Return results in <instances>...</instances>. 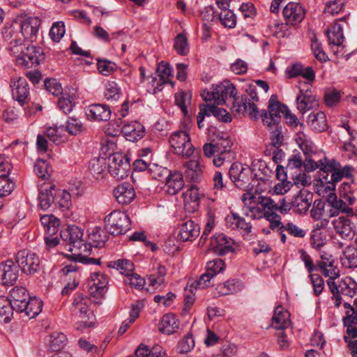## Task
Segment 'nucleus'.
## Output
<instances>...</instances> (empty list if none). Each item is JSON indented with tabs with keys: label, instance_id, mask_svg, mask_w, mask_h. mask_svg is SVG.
I'll return each mask as SVG.
<instances>
[{
	"label": "nucleus",
	"instance_id": "obj_61",
	"mask_svg": "<svg viewBox=\"0 0 357 357\" xmlns=\"http://www.w3.org/2000/svg\"><path fill=\"white\" fill-rule=\"evenodd\" d=\"M15 188V183L8 176H0V197L9 195Z\"/></svg>",
	"mask_w": 357,
	"mask_h": 357
},
{
	"label": "nucleus",
	"instance_id": "obj_7",
	"mask_svg": "<svg viewBox=\"0 0 357 357\" xmlns=\"http://www.w3.org/2000/svg\"><path fill=\"white\" fill-rule=\"evenodd\" d=\"M236 94V88L229 81H224L216 85L212 91L204 90L201 94L206 102H212L215 105H223L226 100L234 98Z\"/></svg>",
	"mask_w": 357,
	"mask_h": 357
},
{
	"label": "nucleus",
	"instance_id": "obj_21",
	"mask_svg": "<svg viewBox=\"0 0 357 357\" xmlns=\"http://www.w3.org/2000/svg\"><path fill=\"white\" fill-rule=\"evenodd\" d=\"M68 131L69 134L82 132L84 131L83 124L81 121L75 117H70L67 121L66 128L63 126H57L54 124L47 125L43 134H56Z\"/></svg>",
	"mask_w": 357,
	"mask_h": 357
},
{
	"label": "nucleus",
	"instance_id": "obj_43",
	"mask_svg": "<svg viewBox=\"0 0 357 357\" xmlns=\"http://www.w3.org/2000/svg\"><path fill=\"white\" fill-rule=\"evenodd\" d=\"M319 166H321V172H319L320 182H328L329 172L341 168V165L335 160H327L324 158V161L319 160Z\"/></svg>",
	"mask_w": 357,
	"mask_h": 357
},
{
	"label": "nucleus",
	"instance_id": "obj_63",
	"mask_svg": "<svg viewBox=\"0 0 357 357\" xmlns=\"http://www.w3.org/2000/svg\"><path fill=\"white\" fill-rule=\"evenodd\" d=\"M58 105L65 114L70 113L74 107V97L70 94H64L59 98Z\"/></svg>",
	"mask_w": 357,
	"mask_h": 357
},
{
	"label": "nucleus",
	"instance_id": "obj_27",
	"mask_svg": "<svg viewBox=\"0 0 357 357\" xmlns=\"http://www.w3.org/2000/svg\"><path fill=\"white\" fill-rule=\"evenodd\" d=\"M130 228L128 215L119 210L113 211V236L126 233Z\"/></svg>",
	"mask_w": 357,
	"mask_h": 357
},
{
	"label": "nucleus",
	"instance_id": "obj_56",
	"mask_svg": "<svg viewBox=\"0 0 357 357\" xmlns=\"http://www.w3.org/2000/svg\"><path fill=\"white\" fill-rule=\"evenodd\" d=\"M218 152H229L232 153L231 148L233 145V141L231 137L226 135L224 137L223 135H218L216 139L214 140Z\"/></svg>",
	"mask_w": 357,
	"mask_h": 357
},
{
	"label": "nucleus",
	"instance_id": "obj_5",
	"mask_svg": "<svg viewBox=\"0 0 357 357\" xmlns=\"http://www.w3.org/2000/svg\"><path fill=\"white\" fill-rule=\"evenodd\" d=\"M328 286L333 294V300L336 307L346 301L344 298H352L357 291V283L349 277H346L337 282L330 281Z\"/></svg>",
	"mask_w": 357,
	"mask_h": 357
},
{
	"label": "nucleus",
	"instance_id": "obj_37",
	"mask_svg": "<svg viewBox=\"0 0 357 357\" xmlns=\"http://www.w3.org/2000/svg\"><path fill=\"white\" fill-rule=\"evenodd\" d=\"M307 123L318 132H325L327 128L326 115L323 112H312L307 116Z\"/></svg>",
	"mask_w": 357,
	"mask_h": 357
},
{
	"label": "nucleus",
	"instance_id": "obj_60",
	"mask_svg": "<svg viewBox=\"0 0 357 357\" xmlns=\"http://www.w3.org/2000/svg\"><path fill=\"white\" fill-rule=\"evenodd\" d=\"M296 143L305 155H308L315 151L316 146L310 139L306 138V135H300L296 139Z\"/></svg>",
	"mask_w": 357,
	"mask_h": 357
},
{
	"label": "nucleus",
	"instance_id": "obj_53",
	"mask_svg": "<svg viewBox=\"0 0 357 357\" xmlns=\"http://www.w3.org/2000/svg\"><path fill=\"white\" fill-rule=\"evenodd\" d=\"M174 50L176 52L182 56L188 54L189 52V45L187 37L183 33H179L174 40Z\"/></svg>",
	"mask_w": 357,
	"mask_h": 357
},
{
	"label": "nucleus",
	"instance_id": "obj_39",
	"mask_svg": "<svg viewBox=\"0 0 357 357\" xmlns=\"http://www.w3.org/2000/svg\"><path fill=\"white\" fill-rule=\"evenodd\" d=\"M178 328V319L174 314H165L160 323L159 331L167 335L174 333Z\"/></svg>",
	"mask_w": 357,
	"mask_h": 357
},
{
	"label": "nucleus",
	"instance_id": "obj_15",
	"mask_svg": "<svg viewBox=\"0 0 357 357\" xmlns=\"http://www.w3.org/2000/svg\"><path fill=\"white\" fill-rule=\"evenodd\" d=\"M169 142L176 154L186 157L192 155L194 149L190 135H171Z\"/></svg>",
	"mask_w": 357,
	"mask_h": 357
},
{
	"label": "nucleus",
	"instance_id": "obj_48",
	"mask_svg": "<svg viewBox=\"0 0 357 357\" xmlns=\"http://www.w3.org/2000/svg\"><path fill=\"white\" fill-rule=\"evenodd\" d=\"M242 284L240 282L235 280H227L218 286L217 289L219 295L226 296L238 292Z\"/></svg>",
	"mask_w": 357,
	"mask_h": 357
},
{
	"label": "nucleus",
	"instance_id": "obj_38",
	"mask_svg": "<svg viewBox=\"0 0 357 357\" xmlns=\"http://www.w3.org/2000/svg\"><path fill=\"white\" fill-rule=\"evenodd\" d=\"M108 239L107 232L99 227H96L89 233V243L92 247L101 248L105 245Z\"/></svg>",
	"mask_w": 357,
	"mask_h": 357
},
{
	"label": "nucleus",
	"instance_id": "obj_6",
	"mask_svg": "<svg viewBox=\"0 0 357 357\" xmlns=\"http://www.w3.org/2000/svg\"><path fill=\"white\" fill-rule=\"evenodd\" d=\"M110 146L111 143L108 138L102 139L100 142L99 157L92 159L89 162V169L97 178L103 175L106 170L110 172V158L112 157Z\"/></svg>",
	"mask_w": 357,
	"mask_h": 357
},
{
	"label": "nucleus",
	"instance_id": "obj_57",
	"mask_svg": "<svg viewBox=\"0 0 357 357\" xmlns=\"http://www.w3.org/2000/svg\"><path fill=\"white\" fill-rule=\"evenodd\" d=\"M347 2V0H331L326 2L324 12L331 15H337L340 13Z\"/></svg>",
	"mask_w": 357,
	"mask_h": 357
},
{
	"label": "nucleus",
	"instance_id": "obj_11",
	"mask_svg": "<svg viewBox=\"0 0 357 357\" xmlns=\"http://www.w3.org/2000/svg\"><path fill=\"white\" fill-rule=\"evenodd\" d=\"M16 262L24 273L29 275L38 271L40 263V259L36 253L25 250L17 252Z\"/></svg>",
	"mask_w": 357,
	"mask_h": 357
},
{
	"label": "nucleus",
	"instance_id": "obj_59",
	"mask_svg": "<svg viewBox=\"0 0 357 357\" xmlns=\"http://www.w3.org/2000/svg\"><path fill=\"white\" fill-rule=\"evenodd\" d=\"M194 347V338L191 334H188L178 342L177 350L180 354H187L190 352Z\"/></svg>",
	"mask_w": 357,
	"mask_h": 357
},
{
	"label": "nucleus",
	"instance_id": "obj_62",
	"mask_svg": "<svg viewBox=\"0 0 357 357\" xmlns=\"http://www.w3.org/2000/svg\"><path fill=\"white\" fill-rule=\"evenodd\" d=\"M220 20L222 25L228 28H234L236 26V18L231 10H224L220 14Z\"/></svg>",
	"mask_w": 357,
	"mask_h": 357
},
{
	"label": "nucleus",
	"instance_id": "obj_10",
	"mask_svg": "<svg viewBox=\"0 0 357 357\" xmlns=\"http://www.w3.org/2000/svg\"><path fill=\"white\" fill-rule=\"evenodd\" d=\"M225 267L223 260L221 259H215L207 263L206 272L203 273L199 280L193 282L195 288L204 289L213 285L211 280L218 273L222 272Z\"/></svg>",
	"mask_w": 357,
	"mask_h": 357
},
{
	"label": "nucleus",
	"instance_id": "obj_35",
	"mask_svg": "<svg viewBox=\"0 0 357 357\" xmlns=\"http://www.w3.org/2000/svg\"><path fill=\"white\" fill-rule=\"evenodd\" d=\"M290 314L282 306H278L272 318V327L278 330H284L290 326Z\"/></svg>",
	"mask_w": 357,
	"mask_h": 357
},
{
	"label": "nucleus",
	"instance_id": "obj_19",
	"mask_svg": "<svg viewBox=\"0 0 357 357\" xmlns=\"http://www.w3.org/2000/svg\"><path fill=\"white\" fill-rule=\"evenodd\" d=\"M333 225L336 233L342 238L351 240L356 234V225L349 218L340 216L333 221Z\"/></svg>",
	"mask_w": 357,
	"mask_h": 357
},
{
	"label": "nucleus",
	"instance_id": "obj_24",
	"mask_svg": "<svg viewBox=\"0 0 357 357\" xmlns=\"http://www.w3.org/2000/svg\"><path fill=\"white\" fill-rule=\"evenodd\" d=\"M113 195L119 204H130L135 197V189L128 182L118 185L113 191Z\"/></svg>",
	"mask_w": 357,
	"mask_h": 357
},
{
	"label": "nucleus",
	"instance_id": "obj_9",
	"mask_svg": "<svg viewBox=\"0 0 357 357\" xmlns=\"http://www.w3.org/2000/svg\"><path fill=\"white\" fill-rule=\"evenodd\" d=\"M19 50V53L22 55L17 56L16 61L18 65L26 67H29V64L38 65L45 59L43 50L38 46L29 45L24 49L22 45Z\"/></svg>",
	"mask_w": 357,
	"mask_h": 357
},
{
	"label": "nucleus",
	"instance_id": "obj_16",
	"mask_svg": "<svg viewBox=\"0 0 357 357\" xmlns=\"http://www.w3.org/2000/svg\"><path fill=\"white\" fill-rule=\"evenodd\" d=\"M130 170L128 158L121 153H113V178L124 179L128 176Z\"/></svg>",
	"mask_w": 357,
	"mask_h": 357
},
{
	"label": "nucleus",
	"instance_id": "obj_17",
	"mask_svg": "<svg viewBox=\"0 0 357 357\" xmlns=\"http://www.w3.org/2000/svg\"><path fill=\"white\" fill-rule=\"evenodd\" d=\"M296 101L297 109L302 114L319 107L318 100L309 89H300L299 94L297 96Z\"/></svg>",
	"mask_w": 357,
	"mask_h": 357
},
{
	"label": "nucleus",
	"instance_id": "obj_64",
	"mask_svg": "<svg viewBox=\"0 0 357 357\" xmlns=\"http://www.w3.org/2000/svg\"><path fill=\"white\" fill-rule=\"evenodd\" d=\"M289 23H282L275 22L273 24L269 25V29L272 34L278 38H284L287 36Z\"/></svg>",
	"mask_w": 357,
	"mask_h": 357
},
{
	"label": "nucleus",
	"instance_id": "obj_54",
	"mask_svg": "<svg viewBox=\"0 0 357 357\" xmlns=\"http://www.w3.org/2000/svg\"><path fill=\"white\" fill-rule=\"evenodd\" d=\"M113 268L116 269L121 274L129 276L134 271L133 263L128 259H119L113 264Z\"/></svg>",
	"mask_w": 357,
	"mask_h": 357
},
{
	"label": "nucleus",
	"instance_id": "obj_28",
	"mask_svg": "<svg viewBox=\"0 0 357 357\" xmlns=\"http://www.w3.org/2000/svg\"><path fill=\"white\" fill-rule=\"evenodd\" d=\"M111 114L109 107L102 104H93L86 109L87 119L91 121H107Z\"/></svg>",
	"mask_w": 357,
	"mask_h": 357
},
{
	"label": "nucleus",
	"instance_id": "obj_31",
	"mask_svg": "<svg viewBox=\"0 0 357 357\" xmlns=\"http://www.w3.org/2000/svg\"><path fill=\"white\" fill-rule=\"evenodd\" d=\"M327 204L321 199H317L314 202L312 208L310 210V216L314 220H324L328 222V220L334 217L335 213L327 209Z\"/></svg>",
	"mask_w": 357,
	"mask_h": 357
},
{
	"label": "nucleus",
	"instance_id": "obj_45",
	"mask_svg": "<svg viewBox=\"0 0 357 357\" xmlns=\"http://www.w3.org/2000/svg\"><path fill=\"white\" fill-rule=\"evenodd\" d=\"M317 266L321 274L328 278L327 283L330 281L335 282V280L340 276V270L337 266L331 262H317Z\"/></svg>",
	"mask_w": 357,
	"mask_h": 357
},
{
	"label": "nucleus",
	"instance_id": "obj_29",
	"mask_svg": "<svg viewBox=\"0 0 357 357\" xmlns=\"http://www.w3.org/2000/svg\"><path fill=\"white\" fill-rule=\"evenodd\" d=\"M10 299L8 301L14 310L22 312V308L24 307V303L30 298L26 289L23 287H16L13 288L10 293Z\"/></svg>",
	"mask_w": 357,
	"mask_h": 357
},
{
	"label": "nucleus",
	"instance_id": "obj_36",
	"mask_svg": "<svg viewBox=\"0 0 357 357\" xmlns=\"http://www.w3.org/2000/svg\"><path fill=\"white\" fill-rule=\"evenodd\" d=\"M346 20V17L339 19L335 22L331 29L326 31V35L329 45L340 46L342 44L344 37L343 35V27L340 22Z\"/></svg>",
	"mask_w": 357,
	"mask_h": 357
},
{
	"label": "nucleus",
	"instance_id": "obj_58",
	"mask_svg": "<svg viewBox=\"0 0 357 357\" xmlns=\"http://www.w3.org/2000/svg\"><path fill=\"white\" fill-rule=\"evenodd\" d=\"M243 213L252 219H261L262 218L266 219L269 213H265L261 206L257 204V206H245Z\"/></svg>",
	"mask_w": 357,
	"mask_h": 357
},
{
	"label": "nucleus",
	"instance_id": "obj_12",
	"mask_svg": "<svg viewBox=\"0 0 357 357\" xmlns=\"http://www.w3.org/2000/svg\"><path fill=\"white\" fill-rule=\"evenodd\" d=\"M229 174L236 187L244 189L248 187L252 175L249 167H244L241 163L235 162L229 168Z\"/></svg>",
	"mask_w": 357,
	"mask_h": 357
},
{
	"label": "nucleus",
	"instance_id": "obj_14",
	"mask_svg": "<svg viewBox=\"0 0 357 357\" xmlns=\"http://www.w3.org/2000/svg\"><path fill=\"white\" fill-rule=\"evenodd\" d=\"M234 241L224 234H216L211 238L210 248L218 255L223 256L234 251Z\"/></svg>",
	"mask_w": 357,
	"mask_h": 357
},
{
	"label": "nucleus",
	"instance_id": "obj_32",
	"mask_svg": "<svg viewBox=\"0 0 357 357\" xmlns=\"http://www.w3.org/2000/svg\"><path fill=\"white\" fill-rule=\"evenodd\" d=\"M199 226L189 220L181 225L178 237L183 241H192L199 236Z\"/></svg>",
	"mask_w": 357,
	"mask_h": 357
},
{
	"label": "nucleus",
	"instance_id": "obj_4",
	"mask_svg": "<svg viewBox=\"0 0 357 357\" xmlns=\"http://www.w3.org/2000/svg\"><path fill=\"white\" fill-rule=\"evenodd\" d=\"M287 106L278 100L276 95H272L268 100V112L262 110L261 118L265 126L269 128L271 134H282V128L280 126L282 116L287 112Z\"/></svg>",
	"mask_w": 357,
	"mask_h": 357
},
{
	"label": "nucleus",
	"instance_id": "obj_13",
	"mask_svg": "<svg viewBox=\"0 0 357 357\" xmlns=\"http://www.w3.org/2000/svg\"><path fill=\"white\" fill-rule=\"evenodd\" d=\"M10 87L12 96L20 105H24L29 100V87L26 79L21 77H15L11 79Z\"/></svg>",
	"mask_w": 357,
	"mask_h": 357
},
{
	"label": "nucleus",
	"instance_id": "obj_33",
	"mask_svg": "<svg viewBox=\"0 0 357 357\" xmlns=\"http://www.w3.org/2000/svg\"><path fill=\"white\" fill-rule=\"evenodd\" d=\"M54 206L61 211H66L72 206L71 195L64 189H56L54 191Z\"/></svg>",
	"mask_w": 357,
	"mask_h": 357
},
{
	"label": "nucleus",
	"instance_id": "obj_30",
	"mask_svg": "<svg viewBox=\"0 0 357 357\" xmlns=\"http://www.w3.org/2000/svg\"><path fill=\"white\" fill-rule=\"evenodd\" d=\"M202 193L196 185H192L183 192L184 206L186 210L194 211L199 206V200Z\"/></svg>",
	"mask_w": 357,
	"mask_h": 357
},
{
	"label": "nucleus",
	"instance_id": "obj_18",
	"mask_svg": "<svg viewBox=\"0 0 357 357\" xmlns=\"http://www.w3.org/2000/svg\"><path fill=\"white\" fill-rule=\"evenodd\" d=\"M18 266L12 260H7L0 264V282L3 285L12 286L19 276Z\"/></svg>",
	"mask_w": 357,
	"mask_h": 357
},
{
	"label": "nucleus",
	"instance_id": "obj_52",
	"mask_svg": "<svg viewBox=\"0 0 357 357\" xmlns=\"http://www.w3.org/2000/svg\"><path fill=\"white\" fill-rule=\"evenodd\" d=\"M209 116L213 115L223 122H230L231 119L229 113L222 108L215 105L206 104L204 105Z\"/></svg>",
	"mask_w": 357,
	"mask_h": 357
},
{
	"label": "nucleus",
	"instance_id": "obj_22",
	"mask_svg": "<svg viewBox=\"0 0 357 357\" xmlns=\"http://www.w3.org/2000/svg\"><path fill=\"white\" fill-rule=\"evenodd\" d=\"M283 15L287 23L296 25L303 20L305 10L299 3L289 2L283 9Z\"/></svg>",
	"mask_w": 357,
	"mask_h": 357
},
{
	"label": "nucleus",
	"instance_id": "obj_41",
	"mask_svg": "<svg viewBox=\"0 0 357 357\" xmlns=\"http://www.w3.org/2000/svg\"><path fill=\"white\" fill-rule=\"evenodd\" d=\"M137 357H168L165 350L160 345L152 348L141 344L135 351Z\"/></svg>",
	"mask_w": 357,
	"mask_h": 357
},
{
	"label": "nucleus",
	"instance_id": "obj_20",
	"mask_svg": "<svg viewBox=\"0 0 357 357\" xmlns=\"http://www.w3.org/2000/svg\"><path fill=\"white\" fill-rule=\"evenodd\" d=\"M313 194L305 189H302L292 199L293 211L298 214H305L310 207Z\"/></svg>",
	"mask_w": 357,
	"mask_h": 357
},
{
	"label": "nucleus",
	"instance_id": "obj_42",
	"mask_svg": "<svg viewBox=\"0 0 357 357\" xmlns=\"http://www.w3.org/2000/svg\"><path fill=\"white\" fill-rule=\"evenodd\" d=\"M40 222L46 234L56 235L60 226V220L54 215H43L40 217Z\"/></svg>",
	"mask_w": 357,
	"mask_h": 357
},
{
	"label": "nucleus",
	"instance_id": "obj_40",
	"mask_svg": "<svg viewBox=\"0 0 357 357\" xmlns=\"http://www.w3.org/2000/svg\"><path fill=\"white\" fill-rule=\"evenodd\" d=\"M54 185H51L47 188H42L38 195V206L40 209L47 210L52 204L54 205Z\"/></svg>",
	"mask_w": 357,
	"mask_h": 357
},
{
	"label": "nucleus",
	"instance_id": "obj_8",
	"mask_svg": "<svg viewBox=\"0 0 357 357\" xmlns=\"http://www.w3.org/2000/svg\"><path fill=\"white\" fill-rule=\"evenodd\" d=\"M109 278L100 273H93L88 281V291L96 305L102 303L108 290Z\"/></svg>",
	"mask_w": 357,
	"mask_h": 357
},
{
	"label": "nucleus",
	"instance_id": "obj_51",
	"mask_svg": "<svg viewBox=\"0 0 357 357\" xmlns=\"http://www.w3.org/2000/svg\"><path fill=\"white\" fill-rule=\"evenodd\" d=\"M286 121V124L292 130H297V134H303L304 123L301 122L298 117L293 113L291 112L289 109H287V112L284 116Z\"/></svg>",
	"mask_w": 357,
	"mask_h": 357
},
{
	"label": "nucleus",
	"instance_id": "obj_25",
	"mask_svg": "<svg viewBox=\"0 0 357 357\" xmlns=\"http://www.w3.org/2000/svg\"><path fill=\"white\" fill-rule=\"evenodd\" d=\"M353 168L346 165L343 168L329 172L328 182H321L324 191H335V183L339 182L344 176L349 178L351 176Z\"/></svg>",
	"mask_w": 357,
	"mask_h": 357
},
{
	"label": "nucleus",
	"instance_id": "obj_3",
	"mask_svg": "<svg viewBox=\"0 0 357 357\" xmlns=\"http://www.w3.org/2000/svg\"><path fill=\"white\" fill-rule=\"evenodd\" d=\"M93 301L82 293H76L72 300L70 310L72 316L77 319L76 328L83 331L94 326L95 316L91 309Z\"/></svg>",
	"mask_w": 357,
	"mask_h": 357
},
{
	"label": "nucleus",
	"instance_id": "obj_49",
	"mask_svg": "<svg viewBox=\"0 0 357 357\" xmlns=\"http://www.w3.org/2000/svg\"><path fill=\"white\" fill-rule=\"evenodd\" d=\"M66 335L61 332H54L50 335L49 345L52 350L59 351L63 349L67 344Z\"/></svg>",
	"mask_w": 357,
	"mask_h": 357
},
{
	"label": "nucleus",
	"instance_id": "obj_47",
	"mask_svg": "<svg viewBox=\"0 0 357 357\" xmlns=\"http://www.w3.org/2000/svg\"><path fill=\"white\" fill-rule=\"evenodd\" d=\"M175 103L181 109L182 113L188 115V105L190 104L192 93L190 91H179L175 93Z\"/></svg>",
	"mask_w": 357,
	"mask_h": 357
},
{
	"label": "nucleus",
	"instance_id": "obj_23",
	"mask_svg": "<svg viewBox=\"0 0 357 357\" xmlns=\"http://www.w3.org/2000/svg\"><path fill=\"white\" fill-rule=\"evenodd\" d=\"M185 176L191 181L197 183L202 177L204 165L200 155H195L185 165Z\"/></svg>",
	"mask_w": 357,
	"mask_h": 357
},
{
	"label": "nucleus",
	"instance_id": "obj_44",
	"mask_svg": "<svg viewBox=\"0 0 357 357\" xmlns=\"http://www.w3.org/2000/svg\"><path fill=\"white\" fill-rule=\"evenodd\" d=\"M42 307L43 303L41 300L36 297H30L24 303V307L22 308L21 312H24L29 318L32 319L39 314Z\"/></svg>",
	"mask_w": 357,
	"mask_h": 357
},
{
	"label": "nucleus",
	"instance_id": "obj_34",
	"mask_svg": "<svg viewBox=\"0 0 357 357\" xmlns=\"http://www.w3.org/2000/svg\"><path fill=\"white\" fill-rule=\"evenodd\" d=\"M184 186L183 176L179 172L169 174L166 178L165 190L171 195L177 194Z\"/></svg>",
	"mask_w": 357,
	"mask_h": 357
},
{
	"label": "nucleus",
	"instance_id": "obj_1",
	"mask_svg": "<svg viewBox=\"0 0 357 357\" xmlns=\"http://www.w3.org/2000/svg\"><path fill=\"white\" fill-rule=\"evenodd\" d=\"M41 20L38 17L19 19L6 25L2 34L10 40L8 50L13 54H18L19 48L24 42L33 43L38 39Z\"/></svg>",
	"mask_w": 357,
	"mask_h": 357
},
{
	"label": "nucleus",
	"instance_id": "obj_46",
	"mask_svg": "<svg viewBox=\"0 0 357 357\" xmlns=\"http://www.w3.org/2000/svg\"><path fill=\"white\" fill-rule=\"evenodd\" d=\"M340 259L345 268H357V249L354 246H347L343 250Z\"/></svg>",
	"mask_w": 357,
	"mask_h": 357
},
{
	"label": "nucleus",
	"instance_id": "obj_26",
	"mask_svg": "<svg viewBox=\"0 0 357 357\" xmlns=\"http://www.w3.org/2000/svg\"><path fill=\"white\" fill-rule=\"evenodd\" d=\"M242 200L247 204L248 200L254 201L257 205H259L263 208L265 213H277V204L276 202L270 197L259 195L255 197L252 194H244L242 196Z\"/></svg>",
	"mask_w": 357,
	"mask_h": 357
},
{
	"label": "nucleus",
	"instance_id": "obj_55",
	"mask_svg": "<svg viewBox=\"0 0 357 357\" xmlns=\"http://www.w3.org/2000/svg\"><path fill=\"white\" fill-rule=\"evenodd\" d=\"M343 307L345 313V316L342 319L344 325L357 324L356 309H354V307L347 301H344Z\"/></svg>",
	"mask_w": 357,
	"mask_h": 357
},
{
	"label": "nucleus",
	"instance_id": "obj_2",
	"mask_svg": "<svg viewBox=\"0 0 357 357\" xmlns=\"http://www.w3.org/2000/svg\"><path fill=\"white\" fill-rule=\"evenodd\" d=\"M84 230L75 225H68L60 231L61 238L67 243L72 257L86 265H100V259L89 257L91 245L83 239Z\"/></svg>",
	"mask_w": 357,
	"mask_h": 357
},
{
	"label": "nucleus",
	"instance_id": "obj_50",
	"mask_svg": "<svg viewBox=\"0 0 357 357\" xmlns=\"http://www.w3.org/2000/svg\"><path fill=\"white\" fill-rule=\"evenodd\" d=\"M13 310L8 300L4 297H0V323L9 322Z\"/></svg>",
	"mask_w": 357,
	"mask_h": 357
}]
</instances>
